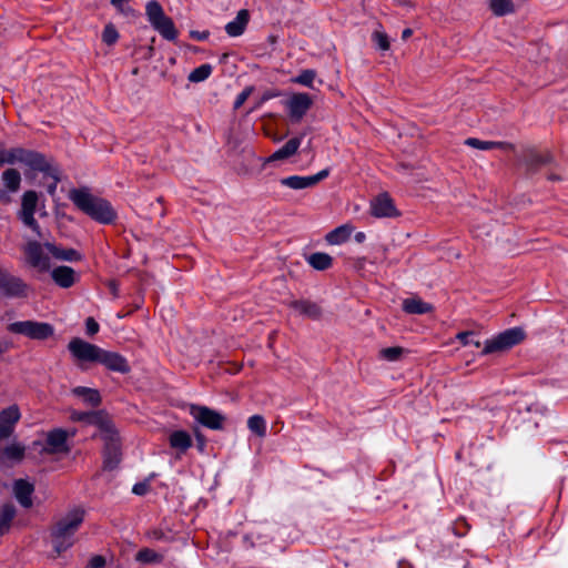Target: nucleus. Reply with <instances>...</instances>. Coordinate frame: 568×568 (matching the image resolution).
Here are the masks:
<instances>
[{"mask_svg":"<svg viewBox=\"0 0 568 568\" xmlns=\"http://www.w3.org/2000/svg\"><path fill=\"white\" fill-rule=\"evenodd\" d=\"M413 36V30L410 28H406L402 31V39L407 40Z\"/></svg>","mask_w":568,"mask_h":568,"instance_id":"8fccbe9b","label":"nucleus"},{"mask_svg":"<svg viewBox=\"0 0 568 568\" xmlns=\"http://www.w3.org/2000/svg\"><path fill=\"white\" fill-rule=\"evenodd\" d=\"M248 21L250 12L246 9H242L237 12L235 20L225 26V31L230 37H240L244 33Z\"/></svg>","mask_w":568,"mask_h":568,"instance_id":"aec40b11","label":"nucleus"},{"mask_svg":"<svg viewBox=\"0 0 568 568\" xmlns=\"http://www.w3.org/2000/svg\"><path fill=\"white\" fill-rule=\"evenodd\" d=\"M2 195V192L0 191V196Z\"/></svg>","mask_w":568,"mask_h":568,"instance_id":"4d7b16f0","label":"nucleus"},{"mask_svg":"<svg viewBox=\"0 0 568 568\" xmlns=\"http://www.w3.org/2000/svg\"><path fill=\"white\" fill-rule=\"evenodd\" d=\"M98 363L104 365L106 368L125 374L130 371L126 359L118 353L101 351Z\"/></svg>","mask_w":568,"mask_h":568,"instance_id":"dca6fc26","label":"nucleus"},{"mask_svg":"<svg viewBox=\"0 0 568 568\" xmlns=\"http://www.w3.org/2000/svg\"><path fill=\"white\" fill-rule=\"evenodd\" d=\"M119 39V32L112 23H109L104 27L102 32V41L106 45H113Z\"/></svg>","mask_w":568,"mask_h":568,"instance_id":"58836bf2","label":"nucleus"},{"mask_svg":"<svg viewBox=\"0 0 568 568\" xmlns=\"http://www.w3.org/2000/svg\"><path fill=\"white\" fill-rule=\"evenodd\" d=\"M302 139L301 138H293L288 140L281 149L275 151L272 155H270L266 160L267 163L285 160L294 155L300 145H301Z\"/></svg>","mask_w":568,"mask_h":568,"instance_id":"412c9836","label":"nucleus"},{"mask_svg":"<svg viewBox=\"0 0 568 568\" xmlns=\"http://www.w3.org/2000/svg\"><path fill=\"white\" fill-rule=\"evenodd\" d=\"M525 332L520 327H513L487 339L484 344L483 354L503 353L525 339Z\"/></svg>","mask_w":568,"mask_h":568,"instance_id":"20e7f679","label":"nucleus"},{"mask_svg":"<svg viewBox=\"0 0 568 568\" xmlns=\"http://www.w3.org/2000/svg\"><path fill=\"white\" fill-rule=\"evenodd\" d=\"M402 306L408 314H426L433 311V306L429 303L416 296L405 298Z\"/></svg>","mask_w":568,"mask_h":568,"instance_id":"b1692460","label":"nucleus"},{"mask_svg":"<svg viewBox=\"0 0 568 568\" xmlns=\"http://www.w3.org/2000/svg\"><path fill=\"white\" fill-rule=\"evenodd\" d=\"M369 210L373 216L383 217H396L399 215L398 210L395 207L393 200L386 194H379L372 200Z\"/></svg>","mask_w":568,"mask_h":568,"instance_id":"f8f14e48","label":"nucleus"},{"mask_svg":"<svg viewBox=\"0 0 568 568\" xmlns=\"http://www.w3.org/2000/svg\"><path fill=\"white\" fill-rule=\"evenodd\" d=\"M191 36L195 37L197 39H205L207 37V32L200 33V32L193 31V32H191Z\"/></svg>","mask_w":568,"mask_h":568,"instance_id":"3c124183","label":"nucleus"},{"mask_svg":"<svg viewBox=\"0 0 568 568\" xmlns=\"http://www.w3.org/2000/svg\"><path fill=\"white\" fill-rule=\"evenodd\" d=\"M72 435L73 433H68L60 428L49 432L47 434L44 450L50 454L68 453L69 447L67 445V439Z\"/></svg>","mask_w":568,"mask_h":568,"instance_id":"4468645a","label":"nucleus"},{"mask_svg":"<svg viewBox=\"0 0 568 568\" xmlns=\"http://www.w3.org/2000/svg\"><path fill=\"white\" fill-rule=\"evenodd\" d=\"M44 247L57 260L68 262H75L81 260V254L73 248H61L49 242L44 244Z\"/></svg>","mask_w":568,"mask_h":568,"instance_id":"5701e85b","label":"nucleus"},{"mask_svg":"<svg viewBox=\"0 0 568 568\" xmlns=\"http://www.w3.org/2000/svg\"><path fill=\"white\" fill-rule=\"evenodd\" d=\"M170 445L172 448L184 453L192 445L191 436L184 430H175L170 435Z\"/></svg>","mask_w":568,"mask_h":568,"instance_id":"bb28decb","label":"nucleus"},{"mask_svg":"<svg viewBox=\"0 0 568 568\" xmlns=\"http://www.w3.org/2000/svg\"><path fill=\"white\" fill-rule=\"evenodd\" d=\"M44 245L36 241L28 242L23 248L27 263L41 273L50 270L49 257L44 254Z\"/></svg>","mask_w":568,"mask_h":568,"instance_id":"9b49d317","label":"nucleus"},{"mask_svg":"<svg viewBox=\"0 0 568 568\" xmlns=\"http://www.w3.org/2000/svg\"><path fill=\"white\" fill-rule=\"evenodd\" d=\"M474 335L473 332H462L457 334V338L463 343V345L474 344L476 347L480 346L479 341H473L470 337Z\"/></svg>","mask_w":568,"mask_h":568,"instance_id":"79ce46f5","label":"nucleus"},{"mask_svg":"<svg viewBox=\"0 0 568 568\" xmlns=\"http://www.w3.org/2000/svg\"><path fill=\"white\" fill-rule=\"evenodd\" d=\"M26 288V284L20 278L0 272L1 293L10 296H19L24 294Z\"/></svg>","mask_w":568,"mask_h":568,"instance_id":"f3484780","label":"nucleus"},{"mask_svg":"<svg viewBox=\"0 0 568 568\" xmlns=\"http://www.w3.org/2000/svg\"><path fill=\"white\" fill-rule=\"evenodd\" d=\"M72 394L90 406H97L101 402L100 394L94 388L78 386L72 389Z\"/></svg>","mask_w":568,"mask_h":568,"instance_id":"393cba45","label":"nucleus"},{"mask_svg":"<svg viewBox=\"0 0 568 568\" xmlns=\"http://www.w3.org/2000/svg\"><path fill=\"white\" fill-rule=\"evenodd\" d=\"M372 42L376 45V48L386 52L390 50V38L383 29L377 28L371 33Z\"/></svg>","mask_w":568,"mask_h":568,"instance_id":"72a5a7b5","label":"nucleus"},{"mask_svg":"<svg viewBox=\"0 0 568 568\" xmlns=\"http://www.w3.org/2000/svg\"><path fill=\"white\" fill-rule=\"evenodd\" d=\"M315 75L316 74L313 70H304L294 81L300 84L311 85Z\"/></svg>","mask_w":568,"mask_h":568,"instance_id":"a19ab883","label":"nucleus"},{"mask_svg":"<svg viewBox=\"0 0 568 568\" xmlns=\"http://www.w3.org/2000/svg\"><path fill=\"white\" fill-rule=\"evenodd\" d=\"M16 509L11 505H4L0 509V536L9 531L11 521L14 518Z\"/></svg>","mask_w":568,"mask_h":568,"instance_id":"f704fd0d","label":"nucleus"},{"mask_svg":"<svg viewBox=\"0 0 568 568\" xmlns=\"http://www.w3.org/2000/svg\"><path fill=\"white\" fill-rule=\"evenodd\" d=\"M26 163L36 170H44L45 162L42 155L23 149L0 150V164Z\"/></svg>","mask_w":568,"mask_h":568,"instance_id":"423d86ee","label":"nucleus"},{"mask_svg":"<svg viewBox=\"0 0 568 568\" xmlns=\"http://www.w3.org/2000/svg\"><path fill=\"white\" fill-rule=\"evenodd\" d=\"M102 437L105 442L104 467L113 469L120 462V448L116 440V432L109 420L102 422Z\"/></svg>","mask_w":568,"mask_h":568,"instance_id":"6e6552de","label":"nucleus"},{"mask_svg":"<svg viewBox=\"0 0 568 568\" xmlns=\"http://www.w3.org/2000/svg\"><path fill=\"white\" fill-rule=\"evenodd\" d=\"M292 307L300 314L312 318H317L321 315V308L316 304L308 301H295L292 303Z\"/></svg>","mask_w":568,"mask_h":568,"instance_id":"2f4dec72","label":"nucleus"},{"mask_svg":"<svg viewBox=\"0 0 568 568\" xmlns=\"http://www.w3.org/2000/svg\"><path fill=\"white\" fill-rule=\"evenodd\" d=\"M190 414L197 423L214 430L222 429L226 420L223 414L206 406L192 405Z\"/></svg>","mask_w":568,"mask_h":568,"instance_id":"1a4fd4ad","label":"nucleus"},{"mask_svg":"<svg viewBox=\"0 0 568 568\" xmlns=\"http://www.w3.org/2000/svg\"><path fill=\"white\" fill-rule=\"evenodd\" d=\"M329 174V171L328 169H324L322 171H320L318 173L314 174V175H308V176H300V175H293V176H288V178H285L281 181V183L290 189H293V190H302V189H307V187H311V186H314L315 184H317L320 181L326 179Z\"/></svg>","mask_w":568,"mask_h":568,"instance_id":"ddd939ff","label":"nucleus"},{"mask_svg":"<svg viewBox=\"0 0 568 568\" xmlns=\"http://www.w3.org/2000/svg\"><path fill=\"white\" fill-rule=\"evenodd\" d=\"M489 9L496 17H504L515 12L513 0H489Z\"/></svg>","mask_w":568,"mask_h":568,"instance_id":"c756f323","label":"nucleus"},{"mask_svg":"<svg viewBox=\"0 0 568 568\" xmlns=\"http://www.w3.org/2000/svg\"><path fill=\"white\" fill-rule=\"evenodd\" d=\"M135 560L141 564L154 565L163 560V555L153 549L144 548L135 554Z\"/></svg>","mask_w":568,"mask_h":568,"instance_id":"473e14b6","label":"nucleus"},{"mask_svg":"<svg viewBox=\"0 0 568 568\" xmlns=\"http://www.w3.org/2000/svg\"><path fill=\"white\" fill-rule=\"evenodd\" d=\"M276 95L275 93H265L261 102H266L270 97Z\"/></svg>","mask_w":568,"mask_h":568,"instance_id":"864d4df0","label":"nucleus"},{"mask_svg":"<svg viewBox=\"0 0 568 568\" xmlns=\"http://www.w3.org/2000/svg\"><path fill=\"white\" fill-rule=\"evenodd\" d=\"M307 263L317 271H324L332 266L333 258L327 253H313L307 257Z\"/></svg>","mask_w":568,"mask_h":568,"instance_id":"c85d7f7f","label":"nucleus"},{"mask_svg":"<svg viewBox=\"0 0 568 568\" xmlns=\"http://www.w3.org/2000/svg\"><path fill=\"white\" fill-rule=\"evenodd\" d=\"M302 115H303V109H292V115L291 116L294 120H296V121L300 120L302 118Z\"/></svg>","mask_w":568,"mask_h":568,"instance_id":"de8ad7c7","label":"nucleus"},{"mask_svg":"<svg viewBox=\"0 0 568 568\" xmlns=\"http://www.w3.org/2000/svg\"><path fill=\"white\" fill-rule=\"evenodd\" d=\"M39 205V196L34 191H26L21 197V207L18 216L21 222L31 229L38 236H42L39 224L34 219V213Z\"/></svg>","mask_w":568,"mask_h":568,"instance_id":"0eeeda50","label":"nucleus"},{"mask_svg":"<svg viewBox=\"0 0 568 568\" xmlns=\"http://www.w3.org/2000/svg\"><path fill=\"white\" fill-rule=\"evenodd\" d=\"M13 493L17 500L23 507H30L32 505L31 495L33 493V485L27 480L19 479L14 483Z\"/></svg>","mask_w":568,"mask_h":568,"instance_id":"4be33fe9","label":"nucleus"},{"mask_svg":"<svg viewBox=\"0 0 568 568\" xmlns=\"http://www.w3.org/2000/svg\"><path fill=\"white\" fill-rule=\"evenodd\" d=\"M24 456V447L20 444L12 443L8 445L0 454L3 463L13 464L20 462Z\"/></svg>","mask_w":568,"mask_h":568,"instance_id":"a878e982","label":"nucleus"},{"mask_svg":"<svg viewBox=\"0 0 568 568\" xmlns=\"http://www.w3.org/2000/svg\"><path fill=\"white\" fill-rule=\"evenodd\" d=\"M51 277L57 285L63 288L74 285L79 276L75 271L70 266H58L51 271Z\"/></svg>","mask_w":568,"mask_h":568,"instance_id":"a211bd4d","label":"nucleus"},{"mask_svg":"<svg viewBox=\"0 0 568 568\" xmlns=\"http://www.w3.org/2000/svg\"><path fill=\"white\" fill-rule=\"evenodd\" d=\"M68 349L78 362L98 363L102 348L81 338H72Z\"/></svg>","mask_w":568,"mask_h":568,"instance_id":"9d476101","label":"nucleus"},{"mask_svg":"<svg viewBox=\"0 0 568 568\" xmlns=\"http://www.w3.org/2000/svg\"><path fill=\"white\" fill-rule=\"evenodd\" d=\"M153 50H154V49H153V45H150V47H149V57H151V55H152Z\"/></svg>","mask_w":568,"mask_h":568,"instance_id":"5fc2aeb1","label":"nucleus"},{"mask_svg":"<svg viewBox=\"0 0 568 568\" xmlns=\"http://www.w3.org/2000/svg\"><path fill=\"white\" fill-rule=\"evenodd\" d=\"M84 510L73 508L61 516L51 532V544L57 555H61L74 542V534L82 524Z\"/></svg>","mask_w":568,"mask_h":568,"instance_id":"f257e3e1","label":"nucleus"},{"mask_svg":"<svg viewBox=\"0 0 568 568\" xmlns=\"http://www.w3.org/2000/svg\"><path fill=\"white\" fill-rule=\"evenodd\" d=\"M465 144H467L468 146L478 149V150H484V151L504 146L503 143L491 142V141H481V140H478L475 138L467 139L465 141Z\"/></svg>","mask_w":568,"mask_h":568,"instance_id":"e433bc0d","label":"nucleus"},{"mask_svg":"<svg viewBox=\"0 0 568 568\" xmlns=\"http://www.w3.org/2000/svg\"><path fill=\"white\" fill-rule=\"evenodd\" d=\"M20 418L18 406L12 405L0 413V440L10 436Z\"/></svg>","mask_w":568,"mask_h":568,"instance_id":"2eb2a0df","label":"nucleus"},{"mask_svg":"<svg viewBox=\"0 0 568 568\" xmlns=\"http://www.w3.org/2000/svg\"><path fill=\"white\" fill-rule=\"evenodd\" d=\"M87 332L90 335H94L99 331V324L92 318L89 317L85 322Z\"/></svg>","mask_w":568,"mask_h":568,"instance_id":"37998d69","label":"nucleus"},{"mask_svg":"<svg viewBox=\"0 0 568 568\" xmlns=\"http://www.w3.org/2000/svg\"><path fill=\"white\" fill-rule=\"evenodd\" d=\"M90 418L95 422L98 419V416L92 415V416H90Z\"/></svg>","mask_w":568,"mask_h":568,"instance_id":"6e6d98bb","label":"nucleus"},{"mask_svg":"<svg viewBox=\"0 0 568 568\" xmlns=\"http://www.w3.org/2000/svg\"><path fill=\"white\" fill-rule=\"evenodd\" d=\"M403 353H404V349L402 347L394 346V347H387V348L381 349L379 355L385 361L395 362L400 358Z\"/></svg>","mask_w":568,"mask_h":568,"instance_id":"4c0bfd02","label":"nucleus"},{"mask_svg":"<svg viewBox=\"0 0 568 568\" xmlns=\"http://www.w3.org/2000/svg\"><path fill=\"white\" fill-rule=\"evenodd\" d=\"M72 202L87 215L102 224H111L116 220V211L112 204L84 190H74L70 194Z\"/></svg>","mask_w":568,"mask_h":568,"instance_id":"f03ea898","label":"nucleus"},{"mask_svg":"<svg viewBox=\"0 0 568 568\" xmlns=\"http://www.w3.org/2000/svg\"><path fill=\"white\" fill-rule=\"evenodd\" d=\"M132 491L135 495H144L149 491V484L148 483H139L133 486Z\"/></svg>","mask_w":568,"mask_h":568,"instance_id":"c03bdc74","label":"nucleus"},{"mask_svg":"<svg viewBox=\"0 0 568 568\" xmlns=\"http://www.w3.org/2000/svg\"><path fill=\"white\" fill-rule=\"evenodd\" d=\"M267 41H268L270 44H276L277 43V36H274V34L270 36L267 38Z\"/></svg>","mask_w":568,"mask_h":568,"instance_id":"603ef678","label":"nucleus"},{"mask_svg":"<svg viewBox=\"0 0 568 568\" xmlns=\"http://www.w3.org/2000/svg\"><path fill=\"white\" fill-rule=\"evenodd\" d=\"M4 187L10 192H17L20 189L21 175L14 169H7L1 175Z\"/></svg>","mask_w":568,"mask_h":568,"instance_id":"7c9ffc66","label":"nucleus"},{"mask_svg":"<svg viewBox=\"0 0 568 568\" xmlns=\"http://www.w3.org/2000/svg\"><path fill=\"white\" fill-rule=\"evenodd\" d=\"M247 428L258 438H264L267 433V424L263 416L253 415L247 419Z\"/></svg>","mask_w":568,"mask_h":568,"instance_id":"cd10ccee","label":"nucleus"},{"mask_svg":"<svg viewBox=\"0 0 568 568\" xmlns=\"http://www.w3.org/2000/svg\"><path fill=\"white\" fill-rule=\"evenodd\" d=\"M104 559L100 556H97L94 558H92L91 560V568H100L102 566H104Z\"/></svg>","mask_w":568,"mask_h":568,"instance_id":"49530a36","label":"nucleus"},{"mask_svg":"<svg viewBox=\"0 0 568 568\" xmlns=\"http://www.w3.org/2000/svg\"><path fill=\"white\" fill-rule=\"evenodd\" d=\"M252 93V88H246L236 99L235 106H241L245 103L248 95Z\"/></svg>","mask_w":568,"mask_h":568,"instance_id":"a18cd8bd","label":"nucleus"},{"mask_svg":"<svg viewBox=\"0 0 568 568\" xmlns=\"http://www.w3.org/2000/svg\"><path fill=\"white\" fill-rule=\"evenodd\" d=\"M211 72H212V67L210 64H203V65L194 69L189 74V81L193 82V83L202 82L210 77Z\"/></svg>","mask_w":568,"mask_h":568,"instance_id":"c9c22d12","label":"nucleus"},{"mask_svg":"<svg viewBox=\"0 0 568 568\" xmlns=\"http://www.w3.org/2000/svg\"><path fill=\"white\" fill-rule=\"evenodd\" d=\"M7 329L12 334L26 336L33 341L43 342L54 336V327L47 322L32 320L9 323Z\"/></svg>","mask_w":568,"mask_h":568,"instance_id":"7ed1b4c3","label":"nucleus"},{"mask_svg":"<svg viewBox=\"0 0 568 568\" xmlns=\"http://www.w3.org/2000/svg\"><path fill=\"white\" fill-rule=\"evenodd\" d=\"M354 225L345 223L337 226L325 235V240L331 245H341L348 241L351 235L354 233Z\"/></svg>","mask_w":568,"mask_h":568,"instance_id":"6ab92c4d","label":"nucleus"},{"mask_svg":"<svg viewBox=\"0 0 568 568\" xmlns=\"http://www.w3.org/2000/svg\"><path fill=\"white\" fill-rule=\"evenodd\" d=\"M314 103V100L305 93L293 94L287 102L288 106H308Z\"/></svg>","mask_w":568,"mask_h":568,"instance_id":"ea45409f","label":"nucleus"},{"mask_svg":"<svg viewBox=\"0 0 568 568\" xmlns=\"http://www.w3.org/2000/svg\"><path fill=\"white\" fill-rule=\"evenodd\" d=\"M354 239L357 243H363L366 240V235L364 232H357L355 233Z\"/></svg>","mask_w":568,"mask_h":568,"instance_id":"09e8293b","label":"nucleus"},{"mask_svg":"<svg viewBox=\"0 0 568 568\" xmlns=\"http://www.w3.org/2000/svg\"><path fill=\"white\" fill-rule=\"evenodd\" d=\"M146 16L152 27L166 40H175L178 31L170 17H168L162 7L156 1H150L146 4Z\"/></svg>","mask_w":568,"mask_h":568,"instance_id":"39448f33","label":"nucleus"}]
</instances>
